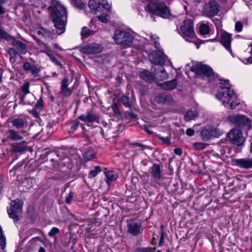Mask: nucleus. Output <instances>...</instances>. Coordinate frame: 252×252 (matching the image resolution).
<instances>
[{
    "label": "nucleus",
    "mask_w": 252,
    "mask_h": 252,
    "mask_svg": "<svg viewBox=\"0 0 252 252\" xmlns=\"http://www.w3.org/2000/svg\"><path fill=\"white\" fill-rule=\"evenodd\" d=\"M48 10L51 13L52 22L57 29V33L58 35L63 33L65 30L67 19V12L66 8L58 2L54 6H49Z\"/></svg>",
    "instance_id": "f257e3e1"
},
{
    "label": "nucleus",
    "mask_w": 252,
    "mask_h": 252,
    "mask_svg": "<svg viewBox=\"0 0 252 252\" xmlns=\"http://www.w3.org/2000/svg\"><path fill=\"white\" fill-rule=\"evenodd\" d=\"M190 70L195 73L196 78L206 80L208 83L214 82L217 77L213 68L206 64L198 62L193 64L190 68Z\"/></svg>",
    "instance_id": "f03ea898"
},
{
    "label": "nucleus",
    "mask_w": 252,
    "mask_h": 252,
    "mask_svg": "<svg viewBox=\"0 0 252 252\" xmlns=\"http://www.w3.org/2000/svg\"><path fill=\"white\" fill-rule=\"evenodd\" d=\"M145 10L151 15L164 19L168 18L171 15L170 9L163 2H149L146 6Z\"/></svg>",
    "instance_id": "7ed1b4c3"
},
{
    "label": "nucleus",
    "mask_w": 252,
    "mask_h": 252,
    "mask_svg": "<svg viewBox=\"0 0 252 252\" xmlns=\"http://www.w3.org/2000/svg\"><path fill=\"white\" fill-rule=\"evenodd\" d=\"M227 119L231 124L242 130L247 131L252 129V120L244 115L231 114L228 116Z\"/></svg>",
    "instance_id": "20e7f679"
},
{
    "label": "nucleus",
    "mask_w": 252,
    "mask_h": 252,
    "mask_svg": "<svg viewBox=\"0 0 252 252\" xmlns=\"http://www.w3.org/2000/svg\"><path fill=\"white\" fill-rule=\"evenodd\" d=\"M201 192L202 191L200 190L198 192V196L193 203V208L198 213H202L212 201L211 191H205L203 193Z\"/></svg>",
    "instance_id": "39448f33"
},
{
    "label": "nucleus",
    "mask_w": 252,
    "mask_h": 252,
    "mask_svg": "<svg viewBox=\"0 0 252 252\" xmlns=\"http://www.w3.org/2000/svg\"><path fill=\"white\" fill-rule=\"evenodd\" d=\"M220 91L216 94V97L220 100L223 97L228 98L230 100L232 98L234 91L231 89V85L228 79H220Z\"/></svg>",
    "instance_id": "423d86ee"
},
{
    "label": "nucleus",
    "mask_w": 252,
    "mask_h": 252,
    "mask_svg": "<svg viewBox=\"0 0 252 252\" xmlns=\"http://www.w3.org/2000/svg\"><path fill=\"white\" fill-rule=\"evenodd\" d=\"M113 39L116 44L125 46L129 45L133 40L129 32L119 30H115Z\"/></svg>",
    "instance_id": "0eeeda50"
},
{
    "label": "nucleus",
    "mask_w": 252,
    "mask_h": 252,
    "mask_svg": "<svg viewBox=\"0 0 252 252\" xmlns=\"http://www.w3.org/2000/svg\"><path fill=\"white\" fill-rule=\"evenodd\" d=\"M23 202L21 200H15L11 202L10 209H7V212L10 218L14 221L20 220V216L22 212Z\"/></svg>",
    "instance_id": "6e6552de"
},
{
    "label": "nucleus",
    "mask_w": 252,
    "mask_h": 252,
    "mask_svg": "<svg viewBox=\"0 0 252 252\" xmlns=\"http://www.w3.org/2000/svg\"><path fill=\"white\" fill-rule=\"evenodd\" d=\"M227 137L231 143L237 146H241L244 145L246 139L243 135L242 129L238 128L232 129L227 134Z\"/></svg>",
    "instance_id": "1a4fd4ad"
},
{
    "label": "nucleus",
    "mask_w": 252,
    "mask_h": 252,
    "mask_svg": "<svg viewBox=\"0 0 252 252\" xmlns=\"http://www.w3.org/2000/svg\"><path fill=\"white\" fill-rule=\"evenodd\" d=\"M222 133V131L218 128L212 126H206L201 131V136L203 141H208L212 137H219Z\"/></svg>",
    "instance_id": "9d476101"
},
{
    "label": "nucleus",
    "mask_w": 252,
    "mask_h": 252,
    "mask_svg": "<svg viewBox=\"0 0 252 252\" xmlns=\"http://www.w3.org/2000/svg\"><path fill=\"white\" fill-rule=\"evenodd\" d=\"M151 63L163 66L166 62V56L161 50L154 51L149 55Z\"/></svg>",
    "instance_id": "9b49d317"
},
{
    "label": "nucleus",
    "mask_w": 252,
    "mask_h": 252,
    "mask_svg": "<svg viewBox=\"0 0 252 252\" xmlns=\"http://www.w3.org/2000/svg\"><path fill=\"white\" fill-rule=\"evenodd\" d=\"M180 31L184 37L193 38L195 36L193 22L191 19L184 20V25L180 27Z\"/></svg>",
    "instance_id": "f8f14e48"
},
{
    "label": "nucleus",
    "mask_w": 252,
    "mask_h": 252,
    "mask_svg": "<svg viewBox=\"0 0 252 252\" xmlns=\"http://www.w3.org/2000/svg\"><path fill=\"white\" fill-rule=\"evenodd\" d=\"M78 48V47H76ZM80 51L85 54L94 55L100 53L103 50L101 45L95 43L87 44L82 46L78 47Z\"/></svg>",
    "instance_id": "ddd939ff"
},
{
    "label": "nucleus",
    "mask_w": 252,
    "mask_h": 252,
    "mask_svg": "<svg viewBox=\"0 0 252 252\" xmlns=\"http://www.w3.org/2000/svg\"><path fill=\"white\" fill-rule=\"evenodd\" d=\"M203 11L207 16L213 17L219 13L220 5L214 0H210L208 5L204 7Z\"/></svg>",
    "instance_id": "4468645a"
},
{
    "label": "nucleus",
    "mask_w": 252,
    "mask_h": 252,
    "mask_svg": "<svg viewBox=\"0 0 252 252\" xmlns=\"http://www.w3.org/2000/svg\"><path fill=\"white\" fill-rule=\"evenodd\" d=\"M80 121L86 123H93L99 122V117L96 115L92 110L89 109L86 112V115L82 114L78 117Z\"/></svg>",
    "instance_id": "2eb2a0df"
},
{
    "label": "nucleus",
    "mask_w": 252,
    "mask_h": 252,
    "mask_svg": "<svg viewBox=\"0 0 252 252\" xmlns=\"http://www.w3.org/2000/svg\"><path fill=\"white\" fill-rule=\"evenodd\" d=\"M80 119L78 117L75 120H69L65 123V126H67L66 130L70 134H73L80 126L84 129L85 128L84 125L80 123L79 122Z\"/></svg>",
    "instance_id": "dca6fc26"
},
{
    "label": "nucleus",
    "mask_w": 252,
    "mask_h": 252,
    "mask_svg": "<svg viewBox=\"0 0 252 252\" xmlns=\"http://www.w3.org/2000/svg\"><path fill=\"white\" fill-rule=\"evenodd\" d=\"M232 40V34L227 32H224L221 33L220 39L219 41L226 50L232 53L231 48Z\"/></svg>",
    "instance_id": "f3484780"
},
{
    "label": "nucleus",
    "mask_w": 252,
    "mask_h": 252,
    "mask_svg": "<svg viewBox=\"0 0 252 252\" xmlns=\"http://www.w3.org/2000/svg\"><path fill=\"white\" fill-rule=\"evenodd\" d=\"M50 161L52 162V166L55 168H57L58 167L66 166L67 169H71L73 166L71 160L67 157L60 159V161H56L53 158H50Z\"/></svg>",
    "instance_id": "a211bd4d"
},
{
    "label": "nucleus",
    "mask_w": 252,
    "mask_h": 252,
    "mask_svg": "<svg viewBox=\"0 0 252 252\" xmlns=\"http://www.w3.org/2000/svg\"><path fill=\"white\" fill-rule=\"evenodd\" d=\"M155 101L159 104H170L173 102V96L171 94H160L155 98Z\"/></svg>",
    "instance_id": "6ab92c4d"
},
{
    "label": "nucleus",
    "mask_w": 252,
    "mask_h": 252,
    "mask_svg": "<svg viewBox=\"0 0 252 252\" xmlns=\"http://www.w3.org/2000/svg\"><path fill=\"white\" fill-rule=\"evenodd\" d=\"M23 68L26 71H30L31 75L34 77L39 76V73L40 71V69L38 68L37 66L31 64L29 62L24 63Z\"/></svg>",
    "instance_id": "aec40b11"
},
{
    "label": "nucleus",
    "mask_w": 252,
    "mask_h": 252,
    "mask_svg": "<svg viewBox=\"0 0 252 252\" xmlns=\"http://www.w3.org/2000/svg\"><path fill=\"white\" fill-rule=\"evenodd\" d=\"M69 85V79L67 78H63L61 82L60 93L63 97H68L72 94V91L68 88Z\"/></svg>",
    "instance_id": "412c9836"
},
{
    "label": "nucleus",
    "mask_w": 252,
    "mask_h": 252,
    "mask_svg": "<svg viewBox=\"0 0 252 252\" xmlns=\"http://www.w3.org/2000/svg\"><path fill=\"white\" fill-rule=\"evenodd\" d=\"M8 121L11 123L12 126L17 129L25 128L28 126V124L26 118H13L10 120L9 118Z\"/></svg>",
    "instance_id": "4be33fe9"
},
{
    "label": "nucleus",
    "mask_w": 252,
    "mask_h": 252,
    "mask_svg": "<svg viewBox=\"0 0 252 252\" xmlns=\"http://www.w3.org/2000/svg\"><path fill=\"white\" fill-rule=\"evenodd\" d=\"M128 232L133 236H138L143 233V229L141 228V224L133 222L127 225Z\"/></svg>",
    "instance_id": "5701e85b"
},
{
    "label": "nucleus",
    "mask_w": 252,
    "mask_h": 252,
    "mask_svg": "<svg viewBox=\"0 0 252 252\" xmlns=\"http://www.w3.org/2000/svg\"><path fill=\"white\" fill-rule=\"evenodd\" d=\"M233 162L236 166L241 168L249 169L252 168V158L234 159Z\"/></svg>",
    "instance_id": "b1692460"
},
{
    "label": "nucleus",
    "mask_w": 252,
    "mask_h": 252,
    "mask_svg": "<svg viewBox=\"0 0 252 252\" xmlns=\"http://www.w3.org/2000/svg\"><path fill=\"white\" fill-rule=\"evenodd\" d=\"M6 138L2 139L3 143H6L8 139L12 141H20L23 139V137L19 132L14 129H9L6 132Z\"/></svg>",
    "instance_id": "393cba45"
},
{
    "label": "nucleus",
    "mask_w": 252,
    "mask_h": 252,
    "mask_svg": "<svg viewBox=\"0 0 252 252\" xmlns=\"http://www.w3.org/2000/svg\"><path fill=\"white\" fill-rule=\"evenodd\" d=\"M168 187L172 192H177L178 194H181L184 192L181 183L176 179L171 182Z\"/></svg>",
    "instance_id": "a878e982"
},
{
    "label": "nucleus",
    "mask_w": 252,
    "mask_h": 252,
    "mask_svg": "<svg viewBox=\"0 0 252 252\" xmlns=\"http://www.w3.org/2000/svg\"><path fill=\"white\" fill-rule=\"evenodd\" d=\"M30 84L29 82H26L21 86V90L22 93L19 94L20 103L21 104H25V99L26 96L30 93Z\"/></svg>",
    "instance_id": "bb28decb"
},
{
    "label": "nucleus",
    "mask_w": 252,
    "mask_h": 252,
    "mask_svg": "<svg viewBox=\"0 0 252 252\" xmlns=\"http://www.w3.org/2000/svg\"><path fill=\"white\" fill-rule=\"evenodd\" d=\"M177 81L176 79H173L170 81H165L158 85L162 89L165 91L173 90L177 87Z\"/></svg>",
    "instance_id": "cd10ccee"
},
{
    "label": "nucleus",
    "mask_w": 252,
    "mask_h": 252,
    "mask_svg": "<svg viewBox=\"0 0 252 252\" xmlns=\"http://www.w3.org/2000/svg\"><path fill=\"white\" fill-rule=\"evenodd\" d=\"M151 175L155 180H159L162 175V170H161L159 164L157 163L153 164L152 167L150 168Z\"/></svg>",
    "instance_id": "c85d7f7f"
},
{
    "label": "nucleus",
    "mask_w": 252,
    "mask_h": 252,
    "mask_svg": "<svg viewBox=\"0 0 252 252\" xmlns=\"http://www.w3.org/2000/svg\"><path fill=\"white\" fill-rule=\"evenodd\" d=\"M104 175L105 181L108 186H110L113 182L115 181L119 177L118 174L112 170L105 171Z\"/></svg>",
    "instance_id": "c756f323"
},
{
    "label": "nucleus",
    "mask_w": 252,
    "mask_h": 252,
    "mask_svg": "<svg viewBox=\"0 0 252 252\" xmlns=\"http://www.w3.org/2000/svg\"><path fill=\"white\" fill-rule=\"evenodd\" d=\"M155 74L156 77L160 81L167 79L168 76L163 66H160L159 68H155Z\"/></svg>",
    "instance_id": "7c9ffc66"
},
{
    "label": "nucleus",
    "mask_w": 252,
    "mask_h": 252,
    "mask_svg": "<svg viewBox=\"0 0 252 252\" xmlns=\"http://www.w3.org/2000/svg\"><path fill=\"white\" fill-rule=\"evenodd\" d=\"M83 158L85 162L93 160L96 158V152L93 149L89 150L83 154Z\"/></svg>",
    "instance_id": "2f4dec72"
},
{
    "label": "nucleus",
    "mask_w": 252,
    "mask_h": 252,
    "mask_svg": "<svg viewBox=\"0 0 252 252\" xmlns=\"http://www.w3.org/2000/svg\"><path fill=\"white\" fill-rule=\"evenodd\" d=\"M13 46L15 47L16 49L21 53H25L26 51L27 46L26 44L23 42L15 39V41H13L11 44Z\"/></svg>",
    "instance_id": "473e14b6"
},
{
    "label": "nucleus",
    "mask_w": 252,
    "mask_h": 252,
    "mask_svg": "<svg viewBox=\"0 0 252 252\" xmlns=\"http://www.w3.org/2000/svg\"><path fill=\"white\" fill-rule=\"evenodd\" d=\"M139 76L144 80L148 82H151L154 80L153 75L147 70L141 71Z\"/></svg>",
    "instance_id": "72a5a7b5"
},
{
    "label": "nucleus",
    "mask_w": 252,
    "mask_h": 252,
    "mask_svg": "<svg viewBox=\"0 0 252 252\" xmlns=\"http://www.w3.org/2000/svg\"><path fill=\"white\" fill-rule=\"evenodd\" d=\"M129 93H126V94L123 95L121 97V102L124 105L125 107L129 108L130 109L132 107V102L128 96Z\"/></svg>",
    "instance_id": "f704fd0d"
},
{
    "label": "nucleus",
    "mask_w": 252,
    "mask_h": 252,
    "mask_svg": "<svg viewBox=\"0 0 252 252\" xmlns=\"http://www.w3.org/2000/svg\"><path fill=\"white\" fill-rule=\"evenodd\" d=\"M101 5V3L99 1L96 0H89L88 3L89 8L91 11L93 12L97 11Z\"/></svg>",
    "instance_id": "c9c22d12"
},
{
    "label": "nucleus",
    "mask_w": 252,
    "mask_h": 252,
    "mask_svg": "<svg viewBox=\"0 0 252 252\" xmlns=\"http://www.w3.org/2000/svg\"><path fill=\"white\" fill-rule=\"evenodd\" d=\"M71 4L75 8L79 10H85L86 8L85 3L82 0H70Z\"/></svg>",
    "instance_id": "e433bc0d"
},
{
    "label": "nucleus",
    "mask_w": 252,
    "mask_h": 252,
    "mask_svg": "<svg viewBox=\"0 0 252 252\" xmlns=\"http://www.w3.org/2000/svg\"><path fill=\"white\" fill-rule=\"evenodd\" d=\"M5 39L7 42L12 44L13 41H15V37L1 29V39Z\"/></svg>",
    "instance_id": "4c0bfd02"
},
{
    "label": "nucleus",
    "mask_w": 252,
    "mask_h": 252,
    "mask_svg": "<svg viewBox=\"0 0 252 252\" xmlns=\"http://www.w3.org/2000/svg\"><path fill=\"white\" fill-rule=\"evenodd\" d=\"M37 32L38 35L44 37H50L52 35V33L50 30L42 27L39 28Z\"/></svg>",
    "instance_id": "58836bf2"
},
{
    "label": "nucleus",
    "mask_w": 252,
    "mask_h": 252,
    "mask_svg": "<svg viewBox=\"0 0 252 252\" xmlns=\"http://www.w3.org/2000/svg\"><path fill=\"white\" fill-rule=\"evenodd\" d=\"M197 115V112L191 110H188L184 116L186 121L189 122L192 120H194Z\"/></svg>",
    "instance_id": "ea45409f"
},
{
    "label": "nucleus",
    "mask_w": 252,
    "mask_h": 252,
    "mask_svg": "<svg viewBox=\"0 0 252 252\" xmlns=\"http://www.w3.org/2000/svg\"><path fill=\"white\" fill-rule=\"evenodd\" d=\"M102 171L101 167L100 166H95L94 169L91 170L88 174V178L93 179L98 174Z\"/></svg>",
    "instance_id": "a19ab883"
},
{
    "label": "nucleus",
    "mask_w": 252,
    "mask_h": 252,
    "mask_svg": "<svg viewBox=\"0 0 252 252\" xmlns=\"http://www.w3.org/2000/svg\"><path fill=\"white\" fill-rule=\"evenodd\" d=\"M210 32L209 26L204 23L201 24L199 26V33L201 35H204L209 34Z\"/></svg>",
    "instance_id": "79ce46f5"
},
{
    "label": "nucleus",
    "mask_w": 252,
    "mask_h": 252,
    "mask_svg": "<svg viewBox=\"0 0 252 252\" xmlns=\"http://www.w3.org/2000/svg\"><path fill=\"white\" fill-rule=\"evenodd\" d=\"M48 53H47V56L49 57L50 60L55 63L57 65H58L60 66L61 68H63V65L61 63V62L55 57L54 56L52 52H50V51H48Z\"/></svg>",
    "instance_id": "37998d69"
},
{
    "label": "nucleus",
    "mask_w": 252,
    "mask_h": 252,
    "mask_svg": "<svg viewBox=\"0 0 252 252\" xmlns=\"http://www.w3.org/2000/svg\"><path fill=\"white\" fill-rule=\"evenodd\" d=\"M111 107L115 114L117 117H121L122 116V114L120 110L119 107L117 102H114L112 104Z\"/></svg>",
    "instance_id": "c03bdc74"
},
{
    "label": "nucleus",
    "mask_w": 252,
    "mask_h": 252,
    "mask_svg": "<svg viewBox=\"0 0 252 252\" xmlns=\"http://www.w3.org/2000/svg\"><path fill=\"white\" fill-rule=\"evenodd\" d=\"M125 118L126 119H130L131 120H138V117L137 114L136 113H133L132 111H126L124 113Z\"/></svg>",
    "instance_id": "a18cd8bd"
},
{
    "label": "nucleus",
    "mask_w": 252,
    "mask_h": 252,
    "mask_svg": "<svg viewBox=\"0 0 252 252\" xmlns=\"http://www.w3.org/2000/svg\"><path fill=\"white\" fill-rule=\"evenodd\" d=\"M97 221L96 219H94V220L90 221L86 228V232L89 233L94 231L95 230V226L97 225Z\"/></svg>",
    "instance_id": "49530a36"
},
{
    "label": "nucleus",
    "mask_w": 252,
    "mask_h": 252,
    "mask_svg": "<svg viewBox=\"0 0 252 252\" xmlns=\"http://www.w3.org/2000/svg\"><path fill=\"white\" fill-rule=\"evenodd\" d=\"M155 247H138L135 249V252H155Z\"/></svg>",
    "instance_id": "de8ad7c7"
},
{
    "label": "nucleus",
    "mask_w": 252,
    "mask_h": 252,
    "mask_svg": "<svg viewBox=\"0 0 252 252\" xmlns=\"http://www.w3.org/2000/svg\"><path fill=\"white\" fill-rule=\"evenodd\" d=\"M157 138L158 140L162 141L163 144L170 145H171V140L170 138L168 137H163L160 136L159 134L157 135Z\"/></svg>",
    "instance_id": "09e8293b"
},
{
    "label": "nucleus",
    "mask_w": 252,
    "mask_h": 252,
    "mask_svg": "<svg viewBox=\"0 0 252 252\" xmlns=\"http://www.w3.org/2000/svg\"><path fill=\"white\" fill-rule=\"evenodd\" d=\"M207 144L204 143L195 142L193 143L194 148L197 150H202L206 148Z\"/></svg>",
    "instance_id": "8fccbe9b"
},
{
    "label": "nucleus",
    "mask_w": 252,
    "mask_h": 252,
    "mask_svg": "<svg viewBox=\"0 0 252 252\" xmlns=\"http://www.w3.org/2000/svg\"><path fill=\"white\" fill-rule=\"evenodd\" d=\"M44 107V103L42 99V97L41 96L40 99L37 100L36 103L34 105V108L35 109H38L39 110H41Z\"/></svg>",
    "instance_id": "3c124183"
},
{
    "label": "nucleus",
    "mask_w": 252,
    "mask_h": 252,
    "mask_svg": "<svg viewBox=\"0 0 252 252\" xmlns=\"http://www.w3.org/2000/svg\"><path fill=\"white\" fill-rule=\"evenodd\" d=\"M91 30L90 29L87 27H84L82 29V31L81 32V35L83 37H87L90 35Z\"/></svg>",
    "instance_id": "603ef678"
},
{
    "label": "nucleus",
    "mask_w": 252,
    "mask_h": 252,
    "mask_svg": "<svg viewBox=\"0 0 252 252\" xmlns=\"http://www.w3.org/2000/svg\"><path fill=\"white\" fill-rule=\"evenodd\" d=\"M26 147L23 145H16L13 146V151L15 152H22L25 151Z\"/></svg>",
    "instance_id": "864d4df0"
},
{
    "label": "nucleus",
    "mask_w": 252,
    "mask_h": 252,
    "mask_svg": "<svg viewBox=\"0 0 252 252\" xmlns=\"http://www.w3.org/2000/svg\"><path fill=\"white\" fill-rule=\"evenodd\" d=\"M60 233V229L56 227H53L48 232V236L50 237H53L56 234Z\"/></svg>",
    "instance_id": "5fc2aeb1"
},
{
    "label": "nucleus",
    "mask_w": 252,
    "mask_h": 252,
    "mask_svg": "<svg viewBox=\"0 0 252 252\" xmlns=\"http://www.w3.org/2000/svg\"><path fill=\"white\" fill-rule=\"evenodd\" d=\"M74 193L70 191L69 193L66 195L65 199V202L67 204H69L71 203L73 198Z\"/></svg>",
    "instance_id": "6e6d98bb"
},
{
    "label": "nucleus",
    "mask_w": 252,
    "mask_h": 252,
    "mask_svg": "<svg viewBox=\"0 0 252 252\" xmlns=\"http://www.w3.org/2000/svg\"><path fill=\"white\" fill-rule=\"evenodd\" d=\"M6 246V238L1 228V249L4 250Z\"/></svg>",
    "instance_id": "4d7b16f0"
},
{
    "label": "nucleus",
    "mask_w": 252,
    "mask_h": 252,
    "mask_svg": "<svg viewBox=\"0 0 252 252\" xmlns=\"http://www.w3.org/2000/svg\"><path fill=\"white\" fill-rule=\"evenodd\" d=\"M243 24L240 21H238L235 23V30L237 32H241L243 30Z\"/></svg>",
    "instance_id": "13d9d810"
},
{
    "label": "nucleus",
    "mask_w": 252,
    "mask_h": 252,
    "mask_svg": "<svg viewBox=\"0 0 252 252\" xmlns=\"http://www.w3.org/2000/svg\"><path fill=\"white\" fill-rule=\"evenodd\" d=\"M165 233L164 232H160V239L158 242V246H162L163 245L164 242V236Z\"/></svg>",
    "instance_id": "bf43d9fd"
},
{
    "label": "nucleus",
    "mask_w": 252,
    "mask_h": 252,
    "mask_svg": "<svg viewBox=\"0 0 252 252\" xmlns=\"http://www.w3.org/2000/svg\"><path fill=\"white\" fill-rule=\"evenodd\" d=\"M41 47L42 48V49H41L40 50L41 53H44L46 54V55H47V53H48V51H50V52H52L51 48L50 47H49L46 44V43H45L44 46H42Z\"/></svg>",
    "instance_id": "052dcab7"
},
{
    "label": "nucleus",
    "mask_w": 252,
    "mask_h": 252,
    "mask_svg": "<svg viewBox=\"0 0 252 252\" xmlns=\"http://www.w3.org/2000/svg\"><path fill=\"white\" fill-rule=\"evenodd\" d=\"M77 241V239L76 237H71L69 239L67 246H68L70 244L76 245Z\"/></svg>",
    "instance_id": "680f3d73"
},
{
    "label": "nucleus",
    "mask_w": 252,
    "mask_h": 252,
    "mask_svg": "<svg viewBox=\"0 0 252 252\" xmlns=\"http://www.w3.org/2000/svg\"><path fill=\"white\" fill-rule=\"evenodd\" d=\"M98 19L99 21L103 23H106L108 22V19L106 15H100L98 16Z\"/></svg>",
    "instance_id": "e2e57ef3"
},
{
    "label": "nucleus",
    "mask_w": 252,
    "mask_h": 252,
    "mask_svg": "<svg viewBox=\"0 0 252 252\" xmlns=\"http://www.w3.org/2000/svg\"><path fill=\"white\" fill-rule=\"evenodd\" d=\"M195 131L193 128H188L186 130V134L189 136H192L194 134Z\"/></svg>",
    "instance_id": "0e129e2a"
},
{
    "label": "nucleus",
    "mask_w": 252,
    "mask_h": 252,
    "mask_svg": "<svg viewBox=\"0 0 252 252\" xmlns=\"http://www.w3.org/2000/svg\"><path fill=\"white\" fill-rule=\"evenodd\" d=\"M174 153L177 156H181L183 154V150L181 148H176L174 149Z\"/></svg>",
    "instance_id": "69168bd1"
},
{
    "label": "nucleus",
    "mask_w": 252,
    "mask_h": 252,
    "mask_svg": "<svg viewBox=\"0 0 252 252\" xmlns=\"http://www.w3.org/2000/svg\"><path fill=\"white\" fill-rule=\"evenodd\" d=\"M38 109H35L34 108L33 109L30 111V113L32 114L35 118L39 117V113L37 112Z\"/></svg>",
    "instance_id": "338daca9"
},
{
    "label": "nucleus",
    "mask_w": 252,
    "mask_h": 252,
    "mask_svg": "<svg viewBox=\"0 0 252 252\" xmlns=\"http://www.w3.org/2000/svg\"><path fill=\"white\" fill-rule=\"evenodd\" d=\"M144 129L149 134H153V132L150 129V126L147 125H144Z\"/></svg>",
    "instance_id": "774afa93"
}]
</instances>
